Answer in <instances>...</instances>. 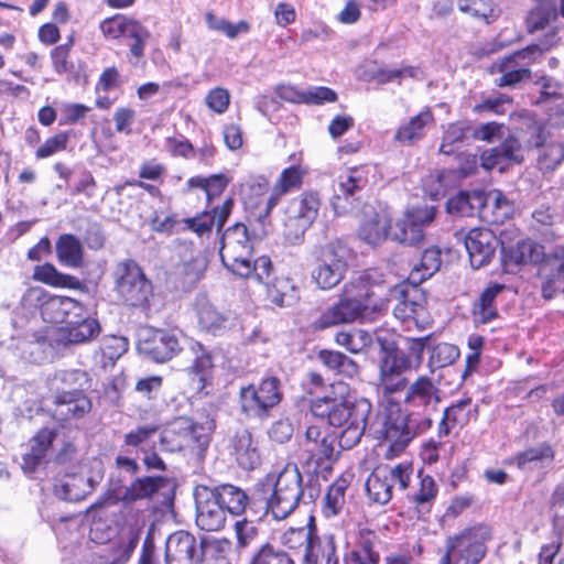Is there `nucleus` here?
I'll list each match as a JSON object with an SVG mask.
<instances>
[{
	"instance_id": "f257e3e1",
	"label": "nucleus",
	"mask_w": 564,
	"mask_h": 564,
	"mask_svg": "<svg viewBox=\"0 0 564 564\" xmlns=\"http://www.w3.org/2000/svg\"><path fill=\"white\" fill-rule=\"evenodd\" d=\"M403 402L408 413L398 403H390L378 416L380 427L376 433L393 455L432 426L431 410L441 402V390L432 378L420 376L408 387Z\"/></svg>"
},
{
	"instance_id": "f03ea898",
	"label": "nucleus",
	"mask_w": 564,
	"mask_h": 564,
	"mask_svg": "<svg viewBox=\"0 0 564 564\" xmlns=\"http://www.w3.org/2000/svg\"><path fill=\"white\" fill-rule=\"evenodd\" d=\"M387 311L386 301L376 297L375 292L364 285L356 294H350L345 286L344 295L327 307L313 323L316 330H323L340 324H349L356 321L373 322Z\"/></svg>"
},
{
	"instance_id": "7ed1b4c3",
	"label": "nucleus",
	"mask_w": 564,
	"mask_h": 564,
	"mask_svg": "<svg viewBox=\"0 0 564 564\" xmlns=\"http://www.w3.org/2000/svg\"><path fill=\"white\" fill-rule=\"evenodd\" d=\"M256 237L257 235L250 234L242 223H236L223 234L219 256L223 264L235 275L249 278L256 274L259 279L265 278L270 268V258L262 256L253 262L250 260L253 249L252 240Z\"/></svg>"
},
{
	"instance_id": "20e7f679",
	"label": "nucleus",
	"mask_w": 564,
	"mask_h": 564,
	"mask_svg": "<svg viewBox=\"0 0 564 564\" xmlns=\"http://www.w3.org/2000/svg\"><path fill=\"white\" fill-rule=\"evenodd\" d=\"M215 427V421L209 414H205L197 422L180 417L162 433L161 445L171 453L189 449L198 459H203Z\"/></svg>"
},
{
	"instance_id": "39448f33",
	"label": "nucleus",
	"mask_w": 564,
	"mask_h": 564,
	"mask_svg": "<svg viewBox=\"0 0 564 564\" xmlns=\"http://www.w3.org/2000/svg\"><path fill=\"white\" fill-rule=\"evenodd\" d=\"M305 497L303 477L296 464H288L276 476L272 492L260 502L263 514L281 521L290 517Z\"/></svg>"
},
{
	"instance_id": "423d86ee",
	"label": "nucleus",
	"mask_w": 564,
	"mask_h": 564,
	"mask_svg": "<svg viewBox=\"0 0 564 564\" xmlns=\"http://www.w3.org/2000/svg\"><path fill=\"white\" fill-rule=\"evenodd\" d=\"M490 539L491 530L484 524L449 535L444 542V553L438 564H479L487 553L486 543Z\"/></svg>"
},
{
	"instance_id": "0eeeda50",
	"label": "nucleus",
	"mask_w": 564,
	"mask_h": 564,
	"mask_svg": "<svg viewBox=\"0 0 564 564\" xmlns=\"http://www.w3.org/2000/svg\"><path fill=\"white\" fill-rule=\"evenodd\" d=\"M283 398V386L276 376H267L258 384L242 386L239 390L240 410L252 419L267 420Z\"/></svg>"
},
{
	"instance_id": "6e6552de",
	"label": "nucleus",
	"mask_w": 564,
	"mask_h": 564,
	"mask_svg": "<svg viewBox=\"0 0 564 564\" xmlns=\"http://www.w3.org/2000/svg\"><path fill=\"white\" fill-rule=\"evenodd\" d=\"M22 306L39 310L48 323H65L72 315H80L83 304L68 297L50 294L41 286H30L21 297Z\"/></svg>"
},
{
	"instance_id": "1a4fd4ad",
	"label": "nucleus",
	"mask_w": 564,
	"mask_h": 564,
	"mask_svg": "<svg viewBox=\"0 0 564 564\" xmlns=\"http://www.w3.org/2000/svg\"><path fill=\"white\" fill-rule=\"evenodd\" d=\"M115 288L126 304L147 307L152 296V284L139 264L131 259L117 263L113 271Z\"/></svg>"
},
{
	"instance_id": "9d476101",
	"label": "nucleus",
	"mask_w": 564,
	"mask_h": 564,
	"mask_svg": "<svg viewBox=\"0 0 564 564\" xmlns=\"http://www.w3.org/2000/svg\"><path fill=\"white\" fill-rule=\"evenodd\" d=\"M115 288L126 304L147 307L152 296V284L139 264L131 259L117 263L113 271Z\"/></svg>"
},
{
	"instance_id": "9b49d317",
	"label": "nucleus",
	"mask_w": 564,
	"mask_h": 564,
	"mask_svg": "<svg viewBox=\"0 0 564 564\" xmlns=\"http://www.w3.org/2000/svg\"><path fill=\"white\" fill-rule=\"evenodd\" d=\"M321 202L317 194L305 193L288 205L283 219V237L290 245L303 241L306 230L315 221Z\"/></svg>"
},
{
	"instance_id": "f8f14e48",
	"label": "nucleus",
	"mask_w": 564,
	"mask_h": 564,
	"mask_svg": "<svg viewBox=\"0 0 564 564\" xmlns=\"http://www.w3.org/2000/svg\"><path fill=\"white\" fill-rule=\"evenodd\" d=\"M412 473V466L405 463L376 467L365 485L369 500L380 506L387 505L392 499L393 486L398 484L399 489L405 490Z\"/></svg>"
},
{
	"instance_id": "ddd939ff",
	"label": "nucleus",
	"mask_w": 564,
	"mask_h": 564,
	"mask_svg": "<svg viewBox=\"0 0 564 564\" xmlns=\"http://www.w3.org/2000/svg\"><path fill=\"white\" fill-rule=\"evenodd\" d=\"M346 254V249L334 242L318 249L311 271V278L318 289L332 290L343 281L348 270Z\"/></svg>"
},
{
	"instance_id": "4468645a",
	"label": "nucleus",
	"mask_w": 564,
	"mask_h": 564,
	"mask_svg": "<svg viewBox=\"0 0 564 564\" xmlns=\"http://www.w3.org/2000/svg\"><path fill=\"white\" fill-rule=\"evenodd\" d=\"M539 52V45L532 44L495 61L489 68L490 74H500L495 79V85L500 88H516L522 82L529 80L532 74L530 64Z\"/></svg>"
},
{
	"instance_id": "2eb2a0df",
	"label": "nucleus",
	"mask_w": 564,
	"mask_h": 564,
	"mask_svg": "<svg viewBox=\"0 0 564 564\" xmlns=\"http://www.w3.org/2000/svg\"><path fill=\"white\" fill-rule=\"evenodd\" d=\"M371 409V403L365 398L357 399L354 402L341 399L337 410L345 411H343L339 424L332 425L343 429L338 435V444L343 449H350L360 442Z\"/></svg>"
},
{
	"instance_id": "dca6fc26",
	"label": "nucleus",
	"mask_w": 564,
	"mask_h": 564,
	"mask_svg": "<svg viewBox=\"0 0 564 564\" xmlns=\"http://www.w3.org/2000/svg\"><path fill=\"white\" fill-rule=\"evenodd\" d=\"M335 441L334 434L323 431L316 425L308 426L301 445L303 467L310 473L317 474L324 464L334 460Z\"/></svg>"
},
{
	"instance_id": "f3484780",
	"label": "nucleus",
	"mask_w": 564,
	"mask_h": 564,
	"mask_svg": "<svg viewBox=\"0 0 564 564\" xmlns=\"http://www.w3.org/2000/svg\"><path fill=\"white\" fill-rule=\"evenodd\" d=\"M435 216L434 206L408 208L403 218L390 227V237L400 243L419 246L423 242L424 231L434 221Z\"/></svg>"
},
{
	"instance_id": "a211bd4d",
	"label": "nucleus",
	"mask_w": 564,
	"mask_h": 564,
	"mask_svg": "<svg viewBox=\"0 0 564 564\" xmlns=\"http://www.w3.org/2000/svg\"><path fill=\"white\" fill-rule=\"evenodd\" d=\"M96 318L86 316L85 307L80 315H72L63 326L54 329L51 340L57 347H69L89 343L100 334Z\"/></svg>"
},
{
	"instance_id": "6ab92c4d",
	"label": "nucleus",
	"mask_w": 564,
	"mask_h": 564,
	"mask_svg": "<svg viewBox=\"0 0 564 564\" xmlns=\"http://www.w3.org/2000/svg\"><path fill=\"white\" fill-rule=\"evenodd\" d=\"M206 552V544L184 530L169 535L165 542V564H200Z\"/></svg>"
},
{
	"instance_id": "aec40b11",
	"label": "nucleus",
	"mask_w": 564,
	"mask_h": 564,
	"mask_svg": "<svg viewBox=\"0 0 564 564\" xmlns=\"http://www.w3.org/2000/svg\"><path fill=\"white\" fill-rule=\"evenodd\" d=\"M413 368L412 359L400 351L395 355L380 356L378 387L384 395L400 392L406 388L403 373Z\"/></svg>"
},
{
	"instance_id": "412c9836",
	"label": "nucleus",
	"mask_w": 564,
	"mask_h": 564,
	"mask_svg": "<svg viewBox=\"0 0 564 564\" xmlns=\"http://www.w3.org/2000/svg\"><path fill=\"white\" fill-rule=\"evenodd\" d=\"M479 161L485 172L506 173L510 166L524 161L521 143L517 138L509 135L498 147L484 151Z\"/></svg>"
},
{
	"instance_id": "4be33fe9",
	"label": "nucleus",
	"mask_w": 564,
	"mask_h": 564,
	"mask_svg": "<svg viewBox=\"0 0 564 564\" xmlns=\"http://www.w3.org/2000/svg\"><path fill=\"white\" fill-rule=\"evenodd\" d=\"M195 502L196 524L200 530L214 532L225 527L227 513L209 488L203 487L197 490Z\"/></svg>"
},
{
	"instance_id": "5701e85b",
	"label": "nucleus",
	"mask_w": 564,
	"mask_h": 564,
	"mask_svg": "<svg viewBox=\"0 0 564 564\" xmlns=\"http://www.w3.org/2000/svg\"><path fill=\"white\" fill-rule=\"evenodd\" d=\"M332 206L336 214H345L368 196L367 178H336L333 182Z\"/></svg>"
},
{
	"instance_id": "b1692460",
	"label": "nucleus",
	"mask_w": 564,
	"mask_h": 564,
	"mask_svg": "<svg viewBox=\"0 0 564 564\" xmlns=\"http://www.w3.org/2000/svg\"><path fill=\"white\" fill-rule=\"evenodd\" d=\"M138 348L155 362H166L182 350L177 335L163 329L151 332L139 341Z\"/></svg>"
},
{
	"instance_id": "393cba45",
	"label": "nucleus",
	"mask_w": 564,
	"mask_h": 564,
	"mask_svg": "<svg viewBox=\"0 0 564 564\" xmlns=\"http://www.w3.org/2000/svg\"><path fill=\"white\" fill-rule=\"evenodd\" d=\"M195 313L199 329L213 336L224 335L232 325L231 314L219 310L205 295L196 297Z\"/></svg>"
},
{
	"instance_id": "a878e982",
	"label": "nucleus",
	"mask_w": 564,
	"mask_h": 564,
	"mask_svg": "<svg viewBox=\"0 0 564 564\" xmlns=\"http://www.w3.org/2000/svg\"><path fill=\"white\" fill-rule=\"evenodd\" d=\"M499 241L495 234L487 228H474L465 237V247L473 268L487 265L495 256Z\"/></svg>"
},
{
	"instance_id": "bb28decb",
	"label": "nucleus",
	"mask_w": 564,
	"mask_h": 564,
	"mask_svg": "<svg viewBox=\"0 0 564 564\" xmlns=\"http://www.w3.org/2000/svg\"><path fill=\"white\" fill-rule=\"evenodd\" d=\"M210 492L215 495V498L219 501L226 513L239 517L249 511L253 512L258 519H261V516H258L257 512L258 507L260 508V502L250 498L240 487L231 484H221L210 489Z\"/></svg>"
},
{
	"instance_id": "cd10ccee",
	"label": "nucleus",
	"mask_w": 564,
	"mask_h": 564,
	"mask_svg": "<svg viewBox=\"0 0 564 564\" xmlns=\"http://www.w3.org/2000/svg\"><path fill=\"white\" fill-rule=\"evenodd\" d=\"M272 262L268 269L264 279H259L256 274H251V279L263 284L267 290L268 300L276 306H292L300 300V291L294 281L288 276L271 279Z\"/></svg>"
},
{
	"instance_id": "c85d7f7f",
	"label": "nucleus",
	"mask_w": 564,
	"mask_h": 564,
	"mask_svg": "<svg viewBox=\"0 0 564 564\" xmlns=\"http://www.w3.org/2000/svg\"><path fill=\"white\" fill-rule=\"evenodd\" d=\"M189 350L193 355L192 364L185 369L186 375L193 383V389L206 395L205 388L212 377L214 361L212 352L200 343L195 341L191 345Z\"/></svg>"
},
{
	"instance_id": "c756f323",
	"label": "nucleus",
	"mask_w": 564,
	"mask_h": 564,
	"mask_svg": "<svg viewBox=\"0 0 564 564\" xmlns=\"http://www.w3.org/2000/svg\"><path fill=\"white\" fill-rule=\"evenodd\" d=\"M390 227L391 218L386 209L376 210L372 206L366 205L358 236L369 245H378L390 236Z\"/></svg>"
},
{
	"instance_id": "7c9ffc66",
	"label": "nucleus",
	"mask_w": 564,
	"mask_h": 564,
	"mask_svg": "<svg viewBox=\"0 0 564 564\" xmlns=\"http://www.w3.org/2000/svg\"><path fill=\"white\" fill-rule=\"evenodd\" d=\"M391 296L397 301L393 307V314L401 321L413 319L417 322L425 312V307L419 299V291L414 286L410 290L403 285L397 286L391 292Z\"/></svg>"
},
{
	"instance_id": "2f4dec72",
	"label": "nucleus",
	"mask_w": 564,
	"mask_h": 564,
	"mask_svg": "<svg viewBox=\"0 0 564 564\" xmlns=\"http://www.w3.org/2000/svg\"><path fill=\"white\" fill-rule=\"evenodd\" d=\"M231 454L238 465L246 470L254 469L261 462L258 445L247 429L237 431L232 436Z\"/></svg>"
},
{
	"instance_id": "473e14b6",
	"label": "nucleus",
	"mask_w": 564,
	"mask_h": 564,
	"mask_svg": "<svg viewBox=\"0 0 564 564\" xmlns=\"http://www.w3.org/2000/svg\"><path fill=\"white\" fill-rule=\"evenodd\" d=\"M53 415L61 421L80 419L91 410V402L85 394L70 392L67 394H55Z\"/></svg>"
},
{
	"instance_id": "72a5a7b5",
	"label": "nucleus",
	"mask_w": 564,
	"mask_h": 564,
	"mask_svg": "<svg viewBox=\"0 0 564 564\" xmlns=\"http://www.w3.org/2000/svg\"><path fill=\"white\" fill-rule=\"evenodd\" d=\"M336 557L338 556L334 536L332 534L319 536L314 529L303 552L302 564H318L322 562L327 564Z\"/></svg>"
},
{
	"instance_id": "f704fd0d",
	"label": "nucleus",
	"mask_w": 564,
	"mask_h": 564,
	"mask_svg": "<svg viewBox=\"0 0 564 564\" xmlns=\"http://www.w3.org/2000/svg\"><path fill=\"white\" fill-rule=\"evenodd\" d=\"M232 208V200L226 199L220 207H216L212 213L205 212L200 215L185 219L187 228L196 232L198 236H203L206 232L212 231L214 227L218 230L221 229L226 220L228 219Z\"/></svg>"
},
{
	"instance_id": "c9c22d12",
	"label": "nucleus",
	"mask_w": 564,
	"mask_h": 564,
	"mask_svg": "<svg viewBox=\"0 0 564 564\" xmlns=\"http://www.w3.org/2000/svg\"><path fill=\"white\" fill-rule=\"evenodd\" d=\"M544 250L540 243L527 239L518 241L516 246L503 249V265L509 271L511 264L538 263L543 259Z\"/></svg>"
},
{
	"instance_id": "e433bc0d",
	"label": "nucleus",
	"mask_w": 564,
	"mask_h": 564,
	"mask_svg": "<svg viewBox=\"0 0 564 564\" xmlns=\"http://www.w3.org/2000/svg\"><path fill=\"white\" fill-rule=\"evenodd\" d=\"M470 405L471 399L465 398L447 406L443 412L441 422L438 423V437L448 436L452 430L456 427L462 429L467 425L471 415Z\"/></svg>"
},
{
	"instance_id": "4c0bfd02",
	"label": "nucleus",
	"mask_w": 564,
	"mask_h": 564,
	"mask_svg": "<svg viewBox=\"0 0 564 564\" xmlns=\"http://www.w3.org/2000/svg\"><path fill=\"white\" fill-rule=\"evenodd\" d=\"M165 484L166 479L161 476L137 478L130 486L117 494V499L124 503H131L137 500L151 498Z\"/></svg>"
},
{
	"instance_id": "58836bf2",
	"label": "nucleus",
	"mask_w": 564,
	"mask_h": 564,
	"mask_svg": "<svg viewBox=\"0 0 564 564\" xmlns=\"http://www.w3.org/2000/svg\"><path fill=\"white\" fill-rule=\"evenodd\" d=\"M354 478L351 473H344L328 487L324 497L323 513L326 518L339 514L346 505V491Z\"/></svg>"
},
{
	"instance_id": "ea45409f",
	"label": "nucleus",
	"mask_w": 564,
	"mask_h": 564,
	"mask_svg": "<svg viewBox=\"0 0 564 564\" xmlns=\"http://www.w3.org/2000/svg\"><path fill=\"white\" fill-rule=\"evenodd\" d=\"M505 284L491 283L473 305V319L476 324H487L498 317L495 300L505 290Z\"/></svg>"
},
{
	"instance_id": "a19ab883",
	"label": "nucleus",
	"mask_w": 564,
	"mask_h": 564,
	"mask_svg": "<svg viewBox=\"0 0 564 564\" xmlns=\"http://www.w3.org/2000/svg\"><path fill=\"white\" fill-rule=\"evenodd\" d=\"M95 488L93 478L83 475H70L55 485V495L67 501H79L86 498Z\"/></svg>"
},
{
	"instance_id": "79ce46f5",
	"label": "nucleus",
	"mask_w": 564,
	"mask_h": 564,
	"mask_svg": "<svg viewBox=\"0 0 564 564\" xmlns=\"http://www.w3.org/2000/svg\"><path fill=\"white\" fill-rule=\"evenodd\" d=\"M481 198L485 199L480 206V213L484 217L489 218L491 223H503L513 214L512 203L499 189L490 191L485 194L481 192Z\"/></svg>"
},
{
	"instance_id": "37998d69",
	"label": "nucleus",
	"mask_w": 564,
	"mask_h": 564,
	"mask_svg": "<svg viewBox=\"0 0 564 564\" xmlns=\"http://www.w3.org/2000/svg\"><path fill=\"white\" fill-rule=\"evenodd\" d=\"M281 96L290 101L307 105H323L338 99L337 93L325 86H313L304 90L284 88Z\"/></svg>"
},
{
	"instance_id": "c03bdc74",
	"label": "nucleus",
	"mask_w": 564,
	"mask_h": 564,
	"mask_svg": "<svg viewBox=\"0 0 564 564\" xmlns=\"http://www.w3.org/2000/svg\"><path fill=\"white\" fill-rule=\"evenodd\" d=\"M56 432L51 429L40 430L31 440L30 452L23 456V469L26 471H33L41 464L45 457L46 452L51 447Z\"/></svg>"
},
{
	"instance_id": "a18cd8bd",
	"label": "nucleus",
	"mask_w": 564,
	"mask_h": 564,
	"mask_svg": "<svg viewBox=\"0 0 564 564\" xmlns=\"http://www.w3.org/2000/svg\"><path fill=\"white\" fill-rule=\"evenodd\" d=\"M87 373L79 369L58 370L52 378V389L55 394H67L77 392L85 394L84 389L87 387Z\"/></svg>"
},
{
	"instance_id": "49530a36",
	"label": "nucleus",
	"mask_w": 564,
	"mask_h": 564,
	"mask_svg": "<svg viewBox=\"0 0 564 564\" xmlns=\"http://www.w3.org/2000/svg\"><path fill=\"white\" fill-rule=\"evenodd\" d=\"M58 261L69 268L83 265L84 249L80 240L72 234L61 235L55 245Z\"/></svg>"
},
{
	"instance_id": "de8ad7c7",
	"label": "nucleus",
	"mask_w": 564,
	"mask_h": 564,
	"mask_svg": "<svg viewBox=\"0 0 564 564\" xmlns=\"http://www.w3.org/2000/svg\"><path fill=\"white\" fill-rule=\"evenodd\" d=\"M32 279L53 288L77 289L80 285L76 276L59 272L50 262L36 265Z\"/></svg>"
},
{
	"instance_id": "09e8293b",
	"label": "nucleus",
	"mask_w": 564,
	"mask_h": 564,
	"mask_svg": "<svg viewBox=\"0 0 564 564\" xmlns=\"http://www.w3.org/2000/svg\"><path fill=\"white\" fill-rule=\"evenodd\" d=\"M441 251L437 248L425 249L419 263L414 264L409 274V282L419 285L434 275L441 268Z\"/></svg>"
},
{
	"instance_id": "8fccbe9b",
	"label": "nucleus",
	"mask_w": 564,
	"mask_h": 564,
	"mask_svg": "<svg viewBox=\"0 0 564 564\" xmlns=\"http://www.w3.org/2000/svg\"><path fill=\"white\" fill-rule=\"evenodd\" d=\"M482 202L481 192H460L447 200L446 210L452 215L473 216L476 210L480 212Z\"/></svg>"
},
{
	"instance_id": "3c124183",
	"label": "nucleus",
	"mask_w": 564,
	"mask_h": 564,
	"mask_svg": "<svg viewBox=\"0 0 564 564\" xmlns=\"http://www.w3.org/2000/svg\"><path fill=\"white\" fill-rule=\"evenodd\" d=\"M318 359L329 370L348 378H352L359 372L357 362L340 351L321 350Z\"/></svg>"
},
{
	"instance_id": "603ef678",
	"label": "nucleus",
	"mask_w": 564,
	"mask_h": 564,
	"mask_svg": "<svg viewBox=\"0 0 564 564\" xmlns=\"http://www.w3.org/2000/svg\"><path fill=\"white\" fill-rule=\"evenodd\" d=\"M555 453L552 446L547 443H542L539 446L527 448L518 453L513 457V463L521 470L532 469L538 463L547 460L553 462Z\"/></svg>"
},
{
	"instance_id": "864d4df0",
	"label": "nucleus",
	"mask_w": 564,
	"mask_h": 564,
	"mask_svg": "<svg viewBox=\"0 0 564 564\" xmlns=\"http://www.w3.org/2000/svg\"><path fill=\"white\" fill-rule=\"evenodd\" d=\"M343 397L326 394L311 402V412L314 416L327 419L329 424H339L344 410H337Z\"/></svg>"
},
{
	"instance_id": "5fc2aeb1",
	"label": "nucleus",
	"mask_w": 564,
	"mask_h": 564,
	"mask_svg": "<svg viewBox=\"0 0 564 564\" xmlns=\"http://www.w3.org/2000/svg\"><path fill=\"white\" fill-rule=\"evenodd\" d=\"M335 341L351 354H360L372 345L373 337L364 329L343 330L335 335Z\"/></svg>"
},
{
	"instance_id": "6e6d98bb",
	"label": "nucleus",
	"mask_w": 564,
	"mask_h": 564,
	"mask_svg": "<svg viewBox=\"0 0 564 564\" xmlns=\"http://www.w3.org/2000/svg\"><path fill=\"white\" fill-rule=\"evenodd\" d=\"M123 37L133 41V43L129 45V51L137 62L140 61L144 56V48L151 37V32L141 22L131 18Z\"/></svg>"
},
{
	"instance_id": "4d7b16f0",
	"label": "nucleus",
	"mask_w": 564,
	"mask_h": 564,
	"mask_svg": "<svg viewBox=\"0 0 564 564\" xmlns=\"http://www.w3.org/2000/svg\"><path fill=\"white\" fill-rule=\"evenodd\" d=\"M249 564H295V562L285 551L264 543L253 553Z\"/></svg>"
},
{
	"instance_id": "13d9d810",
	"label": "nucleus",
	"mask_w": 564,
	"mask_h": 564,
	"mask_svg": "<svg viewBox=\"0 0 564 564\" xmlns=\"http://www.w3.org/2000/svg\"><path fill=\"white\" fill-rule=\"evenodd\" d=\"M433 119L432 112L426 110L411 118V120L401 126L397 133L395 139L398 141H413L421 138L424 127Z\"/></svg>"
},
{
	"instance_id": "bf43d9fd",
	"label": "nucleus",
	"mask_w": 564,
	"mask_h": 564,
	"mask_svg": "<svg viewBox=\"0 0 564 564\" xmlns=\"http://www.w3.org/2000/svg\"><path fill=\"white\" fill-rule=\"evenodd\" d=\"M564 160V144L561 142H552L543 148L539 154L536 164L541 172H554L556 166Z\"/></svg>"
},
{
	"instance_id": "052dcab7",
	"label": "nucleus",
	"mask_w": 564,
	"mask_h": 564,
	"mask_svg": "<svg viewBox=\"0 0 564 564\" xmlns=\"http://www.w3.org/2000/svg\"><path fill=\"white\" fill-rule=\"evenodd\" d=\"M205 21H206L207 26L210 30L221 32L225 35H227L229 39H235L240 33H247V32H249V29H250L248 22H246L243 20L234 24L224 18L216 17L210 11L205 14Z\"/></svg>"
},
{
	"instance_id": "680f3d73",
	"label": "nucleus",
	"mask_w": 564,
	"mask_h": 564,
	"mask_svg": "<svg viewBox=\"0 0 564 564\" xmlns=\"http://www.w3.org/2000/svg\"><path fill=\"white\" fill-rule=\"evenodd\" d=\"M458 9L487 23L497 18L496 9L489 0H458Z\"/></svg>"
},
{
	"instance_id": "e2e57ef3",
	"label": "nucleus",
	"mask_w": 564,
	"mask_h": 564,
	"mask_svg": "<svg viewBox=\"0 0 564 564\" xmlns=\"http://www.w3.org/2000/svg\"><path fill=\"white\" fill-rule=\"evenodd\" d=\"M301 186L302 178H278L270 191L263 217L265 218L271 213V210L279 204L282 196L300 189Z\"/></svg>"
},
{
	"instance_id": "0e129e2a",
	"label": "nucleus",
	"mask_w": 564,
	"mask_h": 564,
	"mask_svg": "<svg viewBox=\"0 0 564 564\" xmlns=\"http://www.w3.org/2000/svg\"><path fill=\"white\" fill-rule=\"evenodd\" d=\"M314 527L289 528L280 538L282 545L293 551L304 552Z\"/></svg>"
},
{
	"instance_id": "69168bd1",
	"label": "nucleus",
	"mask_w": 564,
	"mask_h": 564,
	"mask_svg": "<svg viewBox=\"0 0 564 564\" xmlns=\"http://www.w3.org/2000/svg\"><path fill=\"white\" fill-rule=\"evenodd\" d=\"M458 357L459 350L455 345L440 343L432 349L430 365L436 368H443L454 364Z\"/></svg>"
},
{
	"instance_id": "338daca9",
	"label": "nucleus",
	"mask_w": 564,
	"mask_h": 564,
	"mask_svg": "<svg viewBox=\"0 0 564 564\" xmlns=\"http://www.w3.org/2000/svg\"><path fill=\"white\" fill-rule=\"evenodd\" d=\"M419 72L417 67L414 66H403L401 68H379L373 74V79L377 80L378 84H388V83H398L404 78H413L416 76Z\"/></svg>"
},
{
	"instance_id": "774afa93",
	"label": "nucleus",
	"mask_w": 564,
	"mask_h": 564,
	"mask_svg": "<svg viewBox=\"0 0 564 564\" xmlns=\"http://www.w3.org/2000/svg\"><path fill=\"white\" fill-rule=\"evenodd\" d=\"M131 18L123 14H115L100 22L101 33L111 40L123 37L124 31Z\"/></svg>"
}]
</instances>
